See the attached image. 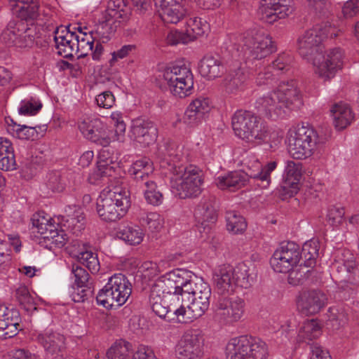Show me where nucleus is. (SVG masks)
Wrapping results in <instances>:
<instances>
[{"label": "nucleus", "instance_id": "obj_1", "mask_svg": "<svg viewBox=\"0 0 359 359\" xmlns=\"http://www.w3.org/2000/svg\"><path fill=\"white\" fill-rule=\"evenodd\" d=\"M156 154L161 168L165 175H170V187L175 194L183 199L201 194L203 171L196 165H186L187 155L182 146L168 140L159 145Z\"/></svg>", "mask_w": 359, "mask_h": 359}, {"label": "nucleus", "instance_id": "obj_2", "mask_svg": "<svg viewBox=\"0 0 359 359\" xmlns=\"http://www.w3.org/2000/svg\"><path fill=\"white\" fill-rule=\"evenodd\" d=\"M330 25H317L305 31L297 39V48L299 55L314 66V72L324 80L333 78L343 65L342 50L339 48L330 50L323 54V41L330 35L336 37Z\"/></svg>", "mask_w": 359, "mask_h": 359}, {"label": "nucleus", "instance_id": "obj_3", "mask_svg": "<svg viewBox=\"0 0 359 359\" xmlns=\"http://www.w3.org/2000/svg\"><path fill=\"white\" fill-rule=\"evenodd\" d=\"M301 95L293 80L281 82L274 90L259 97L254 106L257 112L271 119L282 118L287 109L299 107Z\"/></svg>", "mask_w": 359, "mask_h": 359}, {"label": "nucleus", "instance_id": "obj_4", "mask_svg": "<svg viewBox=\"0 0 359 359\" xmlns=\"http://www.w3.org/2000/svg\"><path fill=\"white\" fill-rule=\"evenodd\" d=\"M130 206L129 191L120 187L104 189L97 201V214L106 222H116L121 219Z\"/></svg>", "mask_w": 359, "mask_h": 359}, {"label": "nucleus", "instance_id": "obj_5", "mask_svg": "<svg viewBox=\"0 0 359 359\" xmlns=\"http://www.w3.org/2000/svg\"><path fill=\"white\" fill-rule=\"evenodd\" d=\"M287 150L294 159H305L311 156L317 144H323L325 138L319 136L313 128L298 126L287 135Z\"/></svg>", "mask_w": 359, "mask_h": 359}, {"label": "nucleus", "instance_id": "obj_6", "mask_svg": "<svg viewBox=\"0 0 359 359\" xmlns=\"http://www.w3.org/2000/svg\"><path fill=\"white\" fill-rule=\"evenodd\" d=\"M159 77L165 81L169 91L175 97L184 98L193 92L194 75L185 63L169 64L160 71Z\"/></svg>", "mask_w": 359, "mask_h": 359}, {"label": "nucleus", "instance_id": "obj_7", "mask_svg": "<svg viewBox=\"0 0 359 359\" xmlns=\"http://www.w3.org/2000/svg\"><path fill=\"white\" fill-rule=\"evenodd\" d=\"M131 292L132 285L128 278L121 273H114L99 290L96 301L107 309L119 307L127 302Z\"/></svg>", "mask_w": 359, "mask_h": 359}, {"label": "nucleus", "instance_id": "obj_8", "mask_svg": "<svg viewBox=\"0 0 359 359\" xmlns=\"http://www.w3.org/2000/svg\"><path fill=\"white\" fill-rule=\"evenodd\" d=\"M227 359H267V344L261 339L243 335L231 339L226 346Z\"/></svg>", "mask_w": 359, "mask_h": 359}, {"label": "nucleus", "instance_id": "obj_9", "mask_svg": "<svg viewBox=\"0 0 359 359\" xmlns=\"http://www.w3.org/2000/svg\"><path fill=\"white\" fill-rule=\"evenodd\" d=\"M184 295L189 298L187 308L189 312L188 318L191 321L201 317L208 309L211 289L208 283L202 278L191 280L184 290Z\"/></svg>", "mask_w": 359, "mask_h": 359}, {"label": "nucleus", "instance_id": "obj_10", "mask_svg": "<svg viewBox=\"0 0 359 359\" xmlns=\"http://www.w3.org/2000/svg\"><path fill=\"white\" fill-rule=\"evenodd\" d=\"M246 304L238 296L219 295L213 304L214 318L223 325H233L244 316Z\"/></svg>", "mask_w": 359, "mask_h": 359}, {"label": "nucleus", "instance_id": "obj_11", "mask_svg": "<svg viewBox=\"0 0 359 359\" xmlns=\"http://www.w3.org/2000/svg\"><path fill=\"white\" fill-rule=\"evenodd\" d=\"M241 50H236V55L245 60H262L276 50L271 37L264 33L250 32L243 38Z\"/></svg>", "mask_w": 359, "mask_h": 359}, {"label": "nucleus", "instance_id": "obj_12", "mask_svg": "<svg viewBox=\"0 0 359 359\" xmlns=\"http://www.w3.org/2000/svg\"><path fill=\"white\" fill-rule=\"evenodd\" d=\"M78 128L86 139L97 145L108 147L111 142L107 126L98 118H83L78 122Z\"/></svg>", "mask_w": 359, "mask_h": 359}, {"label": "nucleus", "instance_id": "obj_13", "mask_svg": "<svg viewBox=\"0 0 359 359\" xmlns=\"http://www.w3.org/2000/svg\"><path fill=\"white\" fill-rule=\"evenodd\" d=\"M245 170L242 171L246 175V178L254 181V183L262 189L269 187L271 179V174L276 169L277 163L271 161L265 166H262L260 161L255 156H248L244 160Z\"/></svg>", "mask_w": 359, "mask_h": 359}, {"label": "nucleus", "instance_id": "obj_14", "mask_svg": "<svg viewBox=\"0 0 359 359\" xmlns=\"http://www.w3.org/2000/svg\"><path fill=\"white\" fill-rule=\"evenodd\" d=\"M36 341L43 348L48 359H73L64 356L65 337L60 332L46 329L37 334Z\"/></svg>", "mask_w": 359, "mask_h": 359}, {"label": "nucleus", "instance_id": "obj_15", "mask_svg": "<svg viewBox=\"0 0 359 359\" xmlns=\"http://www.w3.org/2000/svg\"><path fill=\"white\" fill-rule=\"evenodd\" d=\"M50 218H46L40 215H34L32 218L33 227L46 241L57 248H62L67 241V236L64 230H58L51 222Z\"/></svg>", "mask_w": 359, "mask_h": 359}, {"label": "nucleus", "instance_id": "obj_16", "mask_svg": "<svg viewBox=\"0 0 359 359\" xmlns=\"http://www.w3.org/2000/svg\"><path fill=\"white\" fill-rule=\"evenodd\" d=\"M188 272L183 269H175L167 273L161 279L158 280L152 286L151 290L161 294L171 292H184L188 285Z\"/></svg>", "mask_w": 359, "mask_h": 359}, {"label": "nucleus", "instance_id": "obj_17", "mask_svg": "<svg viewBox=\"0 0 359 359\" xmlns=\"http://www.w3.org/2000/svg\"><path fill=\"white\" fill-rule=\"evenodd\" d=\"M178 359H200L203 353V337L198 333H186L175 347Z\"/></svg>", "mask_w": 359, "mask_h": 359}, {"label": "nucleus", "instance_id": "obj_18", "mask_svg": "<svg viewBox=\"0 0 359 359\" xmlns=\"http://www.w3.org/2000/svg\"><path fill=\"white\" fill-rule=\"evenodd\" d=\"M292 0H262L259 11L262 18L271 23L285 18L292 12Z\"/></svg>", "mask_w": 359, "mask_h": 359}, {"label": "nucleus", "instance_id": "obj_19", "mask_svg": "<svg viewBox=\"0 0 359 359\" xmlns=\"http://www.w3.org/2000/svg\"><path fill=\"white\" fill-rule=\"evenodd\" d=\"M21 316L18 309L0 304V332L4 339L15 337L21 330Z\"/></svg>", "mask_w": 359, "mask_h": 359}, {"label": "nucleus", "instance_id": "obj_20", "mask_svg": "<svg viewBox=\"0 0 359 359\" xmlns=\"http://www.w3.org/2000/svg\"><path fill=\"white\" fill-rule=\"evenodd\" d=\"M327 301L326 294L320 290L306 291L300 295L297 302V308L304 315H313L325 306Z\"/></svg>", "mask_w": 359, "mask_h": 359}, {"label": "nucleus", "instance_id": "obj_21", "mask_svg": "<svg viewBox=\"0 0 359 359\" xmlns=\"http://www.w3.org/2000/svg\"><path fill=\"white\" fill-rule=\"evenodd\" d=\"M131 136L143 146L154 144L158 137V128L156 124L149 120L137 119L130 127Z\"/></svg>", "mask_w": 359, "mask_h": 359}, {"label": "nucleus", "instance_id": "obj_22", "mask_svg": "<svg viewBox=\"0 0 359 359\" xmlns=\"http://www.w3.org/2000/svg\"><path fill=\"white\" fill-rule=\"evenodd\" d=\"M302 175V164L294 161H287L283 175L281 188L290 196L299 190Z\"/></svg>", "mask_w": 359, "mask_h": 359}, {"label": "nucleus", "instance_id": "obj_23", "mask_svg": "<svg viewBox=\"0 0 359 359\" xmlns=\"http://www.w3.org/2000/svg\"><path fill=\"white\" fill-rule=\"evenodd\" d=\"M210 109L211 102L209 98L197 97L189 104L183 116V122L190 127L196 126Z\"/></svg>", "mask_w": 359, "mask_h": 359}, {"label": "nucleus", "instance_id": "obj_24", "mask_svg": "<svg viewBox=\"0 0 359 359\" xmlns=\"http://www.w3.org/2000/svg\"><path fill=\"white\" fill-rule=\"evenodd\" d=\"M247 75L244 67L238 61L230 65L227 74L223 81V86L228 93H236L242 90L246 81Z\"/></svg>", "mask_w": 359, "mask_h": 359}, {"label": "nucleus", "instance_id": "obj_25", "mask_svg": "<svg viewBox=\"0 0 359 359\" xmlns=\"http://www.w3.org/2000/svg\"><path fill=\"white\" fill-rule=\"evenodd\" d=\"M75 32L67 27H59L54 32V41L59 55L64 57H73L76 50Z\"/></svg>", "mask_w": 359, "mask_h": 359}, {"label": "nucleus", "instance_id": "obj_26", "mask_svg": "<svg viewBox=\"0 0 359 359\" xmlns=\"http://www.w3.org/2000/svg\"><path fill=\"white\" fill-rule=\"evenodd\" d=\"M194 217L198 222V228L203 231H209L211 225L215 223L217 215L213 200L211 198H203L194 211Z\"/></svg>", "mask_w": 359, "mask_h": 359}, {"label": "nucleus", "instance_id": "obj_27", "mask_svg": "<svg viewBox=\"0 0 359 359\" xmlns=\"http://www.w3.org/2000/svg\"><path fill=\"white\" fill-rule=\"evenodd\" d=\"M165 302H167L170 311L172 315L175 316L180 323H188L191 321L189 319V312L187 305L189 302V298L184 295V292H171L163 294Z\"/></svg>", "mask_w": 359, "mask_h": 359}, {"label": "nucleus", "instance_id": "obj_28", "mask_svg": "<svg viewBox=\"0 0 359 359\" xmlns=\"http://www.w3.org/2000/svg\"><path fill=\"white\" fill-rule=\"evenodd\" d=\"M107 18H112L126 26L134 25L137 21L131 17V9L124 0H110L107 10L103 13Z\"/></svg>", "mask_w": 359, "mask_h": 359}, {"label": "nucleus", "instance_id": "obj_29", "mask_svg": "<svg viewBox=\"0 0 359 359\" xmlns=\"http://www.w3.org/2000/svg\"><path fill=\"white\" fill-rule=\"evenodd\" d=\"M213 279L218 296L233 294L236 285L231 272V266H221L215 272Z\"/></svg>", "mask_w": 359, "mask_h": 359}, {"label": "nucleus", "instance_id": "obj_30", "mask_svg": "<svg viewBox=\"0 0 359 359\" xmlns=\"http://www.w3.org/2000/svg\"><path fill=\"white\" fill-rule=\"evenodd\" d=\"M98 154L97 167L94 172L96 179L111 177L115 172L116 157L108 147H103Z\"/></svg>", "mask_w": 359, "mask_h": 359}, {"label": "nucleus", "instance_id": "obj_31", "mask_svg": "<svg viewBox=\"0 0 359 359\" xmlns=\"http://www.w3.org/2000/svg\"><path fill=\"white\" fill-rule=\"evenodd\" d=\"M121 26L126 27V25L114 20L112 18H107L106 15L102 13L98 24L93 30V34L97 40L102 43H107L114 36L117 28Z\"/></svg>", "mask_w": 359, "mask_h": 359}, {"label": "nucleus", "instance_id": "obj_32", "mask_svg": "<svg viewBox=\"0 0 359 359\" xmlns=\"http://www.w3.org/2000/svg\"><path fill=\"white\" fill-rule=\"evenodd\" d=\"M248 182L246 175L241 170L229 172L215 180V183L219 189L231 191L242 188Z\"/></svg>", "mask_w": 359, "mask_h": 359}, {"label": "nucleus", "instance_id": "obj_33", "mask_svg": "<svg viewBox=\"0 0 359 359\" xmlns=\"http://www.w3.org/2000/svg\"><path fill=\"white\" fill-rule=\"evenodd\" d=\"M153 170L150 159L144 157L134 161L128 168V172L140 187L144 182L151 180L149 174L152 173Z\"/></svg>", "mask_w": 359, "mask_h": 359}, {"label": "nucleus", "instance_id": "obj_34", "mask_svg": "<svg viewBox=\"0 0 359 359\" xmlns=\"http://www.w3.org/2000/svg\"><path fill=\"white\" fill-rule=\"evenodd\" d=\"M65 226L73 234L79 236L85 226V217L82 209L76 205H69L65 208Z\"/></svg>", "mask_w": 359, "mask_h": 359}, {"label": "nucleus", "instance_id": "obj_35", "mask_svg": "<svg viewBox=\"0 0 359 359\" xmlns=\"http://www.w3.org/2000/svg\"><path fill=\"white\" fill-rule=\"evenodd\" d=\"M330 112L333 117V123L337 130L346 128L354 118L348 104L342 102L334 104Z\"/></svg>", "mask_w": 359, "mask_h": 359}, {"label": "nucleus", "instance_id": "obj_36", "mask_svg": "<svg viewBox=\"0 0 359 359\" xmlns=\"http://www.w3.org/2000/svg\"><path fill=\"white\" fill-rule=\"evenodd\" d=\"M248 132L245 133L244 140L248 142L260 143L268 137V128L260 118L253 114L252 118L248 121Z\"/></svg>", "mask_w": 359, "mask_h": 359}, {"label": "nucleus", "instance_id": "obj_37", "mask_svg": "<svg viewBox=\"0 0 359 359\" xmlns=\"http://www.w3.org/2000/svg\"><path fill=\"white\" fill-rule=\"evenodd\" d=\"M26 22L22 20L10 21L4 29L1 38L2 41L8 46H23L22 41H18L20 34L25 30Z\"/></svg>", "mask_w": 359, "mask_h": 359}, {"label": "nucleus", "instance_id": "obj_38", "mask_svg": "<svg viewBox=\"0 0 359 359\" xmlns=\"http://www.w3.org/2000/svg\"><path fill=\"white\" fill-rule=\"evenodd\" d=\"M199 71L202 76L214 79L223 72V65L218 57L205 55L201 61Z\"/></svg>", "mask_w": 359, "mask_h": 359}, {"label": "nucleus", "instance_id": "obj_39", "mask_svg": "<svg viewBox=\"0 0 359 359\" xmlns=\"http://www.w3.org/2000/svg\"><path fill=\"white\" fill-rule=\"evenodd\" d=\"M15 12L22 20H36L39 16V3L37 0H16Z\"/></svg>", "mask_w": 359, "mask_h": 359}, {"label": "nucleus", "instance_id": "obj_40", "mask_svg": "<svg viewBox=\"0 0 359 359\" xmlns=\"http://www.w3.org/2000/svg\"><path fill=\"white\" fill-rule=\"evenodd\" d=\"M15 160L11 142L6 138L0 137V169L13 170L15 169Z\"/></svg>", "mask_w": 359, "mask_h": 359}, {"label": "nucleus", "instance_id": "obj_41", "mask_svg": "<svg viewBox=\"0 0 359 359\" xmlns=\"http://www.w3.org/2000/svg\"><path fill=\"white\" fill-rule=\"evenodd\" d=\"M186 4H174L171 6L160 7L159 15L167 24H176L180 22L187 13Z\"/></svg>", "mask_w": 359, "mask_h": 359}, {"label": "nucleus", "instance_id": "obj_42", "mask_svg": "<svg viewBox=\"0 0 359 359\" xmlns=\"http://www.w3.org/2000/svg\"><path fill=\"white\" fill-rule=\"evenodd\" d=\"M253 113L246 110H237L232 116V128L235 134L243 140L248 129V121L252 118Z\"/></svg>", "mask_w": 359, "mask_h": 359}, {"label": "nucleus", "instance_id": "obj_43", "mask_svg": "<svg viewBox=\"0 0 359 359\" xmlns=\"http://www.w3.org/2000/svg\"><path fill=\"white\" fill-rule=\"evenodd\" d=\"M93 33V31H90L88 33L83 32L80 28H79V34L75 33V53L81 52V54L78 55L79 57L86 56L89 51L93 50L94 43L97 41Z\"/></svg>", "mask_w": 359, "mask_h": 359}, {"label": "nucleus", "instance_id": "obj_44", "mask_svg": "<svg viewBox=\"0 0 359 359\" xmlns=\"http://www.w3.org/2000/svg\"><path fill=\"white\" fill-rule=\"evenodd\" d=\"M149 302L153 312L161 318L172 319V313L170 311L167 302H165L163 294L151 290Z\"/></svg>", "mask_w": 359, "mask_h": 359}, {"label": "nucleus", "instance_id": "obj_45", "mask_svg": "<svg viewBox=\"0 0 359 359\" xmlns=\"http://www.w3.org/2000/svg\"><path fill=\"white\" fill-rule=\"evenodd\" d=\"M295 266L287 272L289 273L288 283L292 285H302L311 276L316 273L313 267H310L306 264L304 266L300 264L299 266H297V265Z\"/></svg>", "mask_w": 359, "mask_h": 359}, {"label": "nucleus", "instance_id": "obj_46", "mask_svg": "<svg viewBox=\"0 0 359 359\" xmlns=\"http://www.w3.org/2000/svg\"><path fill=\"white\" fill-rule=\"evenodd\" d=\"M321 334V327L316 320L305 321L297 334L299 341L309 342Z\"/></svg>", "mask_w": 359, "mask_h": 359}, {"label": "nucleus", "instance_id": "obj_47", "mask_svg": "<svg viewBox=\"0 0 359 359\" xmlns=\"http://www.w3.org/2000/svg\"><path fill=\"white\" fill-rule=\"evenodd\" d=\"M231 272L236 287L247 288L251 285L253 278L250 273V267L245 262L231 266Z\"/></svg>", "mask_w": 359, "mask_h": 359}, {"label": "nucleus", "instance_id": "obj_48", "mask_svg": "<svg viewBox=\"0 0 359 359\" xmlns=\"http://www.w3.org/2000/svg\"><path fill=\"white\" fill-rule=\"evenodd\" d=\"M279 253L294 266L299 262L301 259V248L299 245L294 242H283L276 249Z\"/></svg>", "mask_w": 359, "mask_h": 359}, {"label": "nucleus", "instance_id": "obj_49", "mask_svg": "<svg viewBox=\"0 0 359 359\" xmlns=\"http://www.w3.org/2000/svg\"><path fill=\"white\" fill-rule=\"evenodd\" d=\"M144 236L143 230L138 226H124L117 232V237L130 245L140 244Z\"/></svg>", "mask_w": 359, "mask_h": 359}, {"label": "nucleus", "instance_id": "obj_50", "mask_svg": "<svg viewBox=\"0 0 359 359\" xmlns=\"http://www.w3.org/2000/svg\"><path fill=\"white\" fill-rule=\"evenodd\" d=\"M142 189L144 197L147 203L154 206H158L163 203V194L158 189L156 183L153 181H147L140 187Z\"/></svg>", "mask_w": 359, "mask_h": 359}, {"label": "nucleus", "instance_id": "obj_51", "mask_svg": "<svg viewBox=\"0 0 359 359\" xmlns=\"http://www.w3.org/2000/svg\"><path fill=\"white\" fill-rule=\"evenodd\" d=\"M226 221L227 230L235 234L243 232L247 227L245 218L234 210L226 212Z\"/></svg>", "mask_w": 359, "mask_h": 359}, {"label": "nucleus", "instance_id": "obj_52", "mask_svg": "<svg viewBox=\"0 0 359 359\" xmlns=\"http://www.w3.org/2000/svg\"><path fill=\"white\" fill-rule=\"evenodd\" d=\"M187 25L186 32L189 36L190 41L194 40L198 36L203 35L209 29V25L206 21L196 17L189 19Z\"/></svg>", "mask_w": 359, "mask_h": 359}, {"label": "nucleus", "instance_id": "obj_53", "mask_svg": "<svg viewBox=\"0 0 359 359\" xmlns=\"http://www.w3.org/2000/svg\"><path fill=\"white\" fill-rule=\"evenodd\" d=\"M338 269L339 272L344 273V275H341V281L350 284H355L358 281L359 276L356 273V263L353 256L350 259L344 261L343 264H339Z\"/></svg>", "mask_w": 359, "mask_h": 359}, {"label": "nucleus", "instance_id": "obj_54", "mask_svg": "<svg viewBox=\"0 0 359 359\" xmlns=\"http://www.w3.org/2000/svg\"><path fill=\"white\" fill-rule=\"evenodd\" d=\"M319 243L317 241L311 240L304 243L301 250V257L304 258V264L313 267L316 264V259L318 256Z\"/></svg>", "mask_w": 359, "mask_h": 359}, {"label": "nucleus", "instance_id": "obj_55", "mask_svg": "<svg viewBox=\"0 0 359 359\" xmlns=\"http://www.w3.org/2000/svg\"><path fill=\"white\" fill-rule=\"evenodd\" d=\"M130 351V344L125 340L120 339L111 346L107 355L108 359H127Z\"/></svg>", "mask_w": 359, "mask_h": 359}, {"label": "nucleus", "instance_id": "obj_56", "mask_svg": "<svg viewBox=\"0 0 359 359\" xmlns=\"http://www.w3.org/2000/svg\"><path fill=\"white\" fill-rule=\"evenodd\" d=\"M79 262L86 266L92 273L100 271V265L97 255L91 250L81 251L76 255Z\"/></svg>", "mask_w": 359, "mask_h": 359}, {"label": "nucleus", "instance_id": "obj_57", "mask_svg": "<svg viewBox=\"0 0 359 359\" xmlns=\"http://www.w3.org/2000/svg\"><path fill=\"white\" fill-rule=\"evenodd\" d=\"M39 32L38 27L33 23L29 25L26 22L25 30H24L23 33L20 34V36H19L18 41H22L23 43V46H15V47L19 48H25L32 47L35 41V39L39 37Z\"/></svg>", "mask_w": 359, "mask_h": 359}, {"label": "nucleus", "instance_id": "obj_58", "mask_svg": "<svg viewBox=\"0 0 359 359\" xmlns=\"http://www.w3.org/2000/svg\"><path fill=\"white\" fill-rule=\"evenodd\" d=\"M293 57L290 53H282L278 55L270 66L276 74L289 72L292 69Z\"/></svg>", "mask_w": 359, "mask_h": 359}, {"label": "nucleus", "instance_id": "obj_59", "mask_svg": "<svg viewBox=\"0 0 359 359\" xmlns=\"http://www.w3.org/2000/svg\"><path fill=\"white\" fill-rule=\"evenodd\" d=\"M270 264L274 271L277 273H287L294 266L288 263L280 253L276 250L270 259Z\"/></svg>", "mask_w": 359, "mask_h": 359}, {"label": "nucleus", "instance_id": "obj_60", "mask_svg": "<svg viewBox=\"0 0 359 359\" xmlns=\"http://www.w3.org/2000/svg\"><path fill=\"white\" fill-rule=\"evenodd\" d=\"M42 104L35 99H25L20 102L18 112L21 115L33 116L38 113Z\"/></svg>", "mask_w": 359, "mask_h": 359}, {"label": "nucleus", "instance_id": "obj_61", "mask_svg": "<svg viewBox=\"0 0 359 359\" xmlns=\"http://www.w3.org/2000/svg\"><path fill=\"white\" fill-rule=\"evenodd\" d=\"M72 271L74 276V283L76 285L94 286L89 273L83 267L79 265H73Z\"/></svg>", "mask_w": 359, "mask_h": 359}, {"label": "nucleus", "instance_id": "obj_62", "mask_svg": "<svg viewBox=\"0 0 359 359\" xmlns=\"http://www.w3.org/2000/svg\"><path fill=\"white\" fill-rule=\"evenodd\" d=\"M143 224H146L151 231H159L163 226V219L157 212H149L141 218Z\"/></svg>", "mask_w": 359, "mask_h": 359}, {"label": "nucleus", "instance_id": "obj_63", "mask_svg": "<svg viewBox=\"0 0 359 359\" xmlns=\"http://www.w3.org/2000/svg\"><path fill=\"white\" fill-rule=\"evenodd\" d=\"M94 292V286L76 285L71 294L74 302H83L92 297Z\"/></svg>", "mask_w": 359, "mask_h": 359}, {"label": "nucleus", "instance_id": "obj_64", "mask_svg": "<svg viewBox=\"0 0 359 359\" xmlns=\"http://www.w3.org/2000/svg\"><path fill=\"white\" fill-rule=\"evenodd\" d=\"M345 211L343 207L332 206L328 209L327 219V222L334 226H337L342 223Z\"/></svg>", "mask_w": 359, "mask_h": 359}]
</instances>
